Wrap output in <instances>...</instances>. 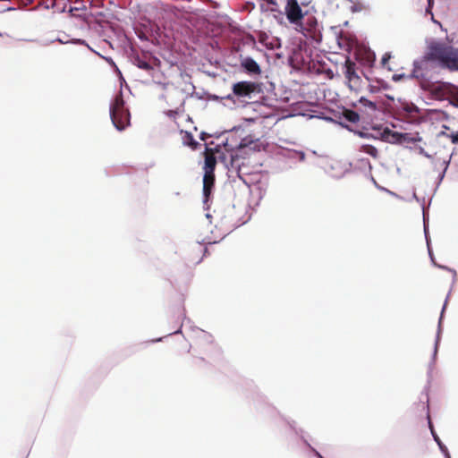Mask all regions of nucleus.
<instances>
[{
	"label": "nucleus",
	"mask_w": 458,
	"mask_h": 458,
	"mask_svg": "<svg viewBox=\"0 0 458 458\" xmlns=\"http://www.w3.org/2000/svg\"><path fill=\"white\" fill-rule=\"evenodd\" d=\"M427 59L437 60L442 68L458 72V48L452 46L434 44L429 47Z\"/></svg>",
	"instance_id": "f257e3e1"
},
{
	"label": "nucleus",
	"mask_w": 458,
	"mask_h": 458,
	"mask_svg": "<svg viewBox=\"0 0 458 458\" xmlns=\"http://www.w3.org/2000/svg\"><path fill=\"white\" fill-rule=\"evenodd\" d=\"M220 163L226 170L229 179L235 182L236 178L247 183L245 176L250 174V170L247 165V159L238 153H232L229 157L225 153L218 156Z\"/></svg>",
	"instance_id": "f03ea898"
},
{
	"label": "nucleus",
	"mask_w": 458,
	"mask_h": 458,
	"mask_svg": "<svg viewBox=\"0 0 458 458\" xmlns=\"http://www.w3.org/2000/svg\"><path fill=\"white\" fill-rule=\"evenodd\" d=\"M253 141L251 140H248L247 138H237L233 134L231 137H227L222 140L220 144L215 145L214 148H211L210 145L214 144V141L209 143H205V149L210 153H216L221 155L223 152L221 150L222 147L225 149V154L229 157L232 153H238L242 151V149L249 147Z\"/></svg>",
	"instance_id": "7ed1b4c3"
},
{
	"label": "nucleus",
	"mask_w": 458,
	"mask_h": 458,
	"mask_svg": "<svg viewBox=\"0 0 458 458\" xmlns=\"http://www.w3.org/2000/svg\"><path fill=\"white\" fill-rule=\"evenodd\" d=\"M420 87L428 91L430 96L440 101L448 100V97H454L458 94V87L451 82L445 81H422Z\"/></svg>",
	"instance_id": "20e7f679"
},
{
	"label": "nucleus",
	"mask_w": 458,
	"mask_h": 458,
	"mask_svg": "<svg viewBox=\"0 0 458 458\" xmlns=\"http://www.w3.org/2000/svg\"><path fill=\"white\" fill-rule=\"evenodd\" d=\"M124 105L122 94L116 96L110 105V118L114 126L120 131L130 125L131 114Z\"/></svg>",
	"instance_id": "39448f33"
},
{
	"label": "nucleus",
	"mask_w": 458,
	"mask_h": 458,
	"mask_svg": "<svg viewBox=\"0 0 458 458\" xmlns=\"http://www.w3.org/2000/svg\"><path fill=\"white\" fill-rule=\"evenodd\" d=\"M262 92L261 85L252 81H242L233 85V95L229 94L225 99H233L234 97L245 99H252Z\"/></svg>",
	"instance_id": "423d86ee"
},
{
	"label": "nucleus",
	"mask_w": 458,
	"mask_h": 458,
	"mask_svg": "<svg viewBox=\"0 0 458 458\" xmlns=\"http://www.w3.org/2000/svg\"><path fill=\"white\" fill-rule=\"evenodd\" d=\"M300 31L306 37H308V33L310 34V37L316 40L317 42H320L322 39V34L320 32L319 25L318 20L315 16H308L305 19V21L299 23Z\"/></svg>",
	"instance_id": "0eeeda50"
},
{
	"label": "nucleus",
	"mask_w": 458,
	"mask_h": 458,
	"mask_svg": "<svg viewBox=\"0 0 458 458\" xmlns=\"http://www.w3.org/2000/svg\"><path fill=\"white\" fill-rule=\"evenodd\" d=\"M131 62L132 64L137 66L138 68L146 71L150 73L154 68L150 63V60H153L155 63L159 64L160 61L155 57L151 56L148 53L139 54L137 52H132L131 55Z\"/></svg>",
	"instance_id": "6e6552de"
},
{
	"label": "nucleus",
	"mask_w": 458,
	"mask_h": 458,
	"mask_svg": "<svg viewBox=\"0 0 458 458\" xmlns=\"http://www.w3.org/2000/svg\"><path fill=\"white\" fill-rule=\"evenodd\" d=\"M284 13L291 24L299 25L306 13H302L297 0H286Z\"/></svg>",
	"instance_id": "1a4fd4ad"
},
{
	"label": "nucleus",
	"mask_w": 458,
	"mask_h": 458,
	"mask_svg": "<svg viewBox=\"0 0 458 458\" xmlns=\"http://www.w3.org/2000/svg\"><path fill=\"white\" fill-rule=\"evenodd\" d=\"M373 130H378L379 140L391 144H402L403 132L392 131L388 127L381 128L379 126H373Z\"/></svg>",
	"instance_id": "9d476101"
},
{
	"label": "nucleus",
	"mask_w": 458,
	"mask_h": 458,
	"mask_svg": "<svg viewBox=\"0 0 458 458\" xmlns=\"http://www.w3.org/2000/svg\"><path fill=\"white\" fill-rule=\"evenodd\" d=\"M335 117L338 119L336 123L350 131H352L353 130L350 128L347 123H356L360 121V114L356 111L347 108H344Z\"/></svg>",
	"instance_id": "9b49d317"
},
{
	"label": "nucleus",
	"mask_w": 458,
	"mask_h": 458,
	"mask_svg": "<svg viewBox=\"0 0 458 458\" xmlns=\"http://www.w3.org/2000/svg\"><path fill=\"white\" fill-rule=\"evenodd\" d=\"M445 301H447V300H445ZM445 306H446V302H445V304L443 306L441 316H440V318H439V321H438V327H437V335H436V339H435V344H434V349H433V353H432V357H431V361L428 364V375H430L432 370H433V368H434V365H435V362H436V360H437V352H438V347H439V344H440L441 333H442V328H441L442 317H443V313H444V310L445 309Z\"/></svg>",
	"instance_id": "f8f14e48"
},
{
	"label": "nucleus",
	"mask_w": 458,
	"mask_h": 458,
	"mask_svg": "<svg viewBox=\"0 0 458 458\" xmlns=\"http://www.w3.org/2000/svg\"><path fill=\"white\" fill-rule=\"evenodd\" d=\"M428 59L426 58V60H414L413 61V69L410 74H407V79H417L420 80V83L422 81H429L427 80V75L423 72V66L427 64V61Z\"/></svg>",
	"instance_id": "ddd939ff"
},
{
	"label": "nucleus",
	"mask_w": 458,
	"mask_h": 458,
	"mask_svg": "<svg viewBox=\"0 0 458 458\" xmlns=\"http://www.w3.org/2000/svg\"><path fill=\"white\" fill-rule=\"evenodd\" d=\"M241 66L245 72L251 75H257L261 72L259 64L250 56L242 58Z\"/></svg>",
	"instance_id": "4468645a"
},
{
	"label": "nucleus",
	"mask_w": 458,
	"mask_h": 458,
	"mask_svg": "<svg viewBox=\"0 0 458 458\" xmlns=\"http://www.w3.org/2000/svg\"><path fill=\"white\" fill-rule=\"evenodd\" d=\"M345 72L344 75L345 78L348 80L349 82H353L354 84H357L360 78L356 72V64L354 62H352L349 57L345 61Z\"/></svg>",
	"instance_id": "2eb2a0df"
},
{
	"label": "nucleus",
	"mask_w": 458,
	"mask_h": 458,
	"mask_svg": "<svg viewBox=\"0 0 458 458\" xmlns=\"http://www.w3.org/2000/svg\"><path fill=\"white\" fill-rule=\"evenodd\" d=\"M356 60L361 64L367 66H373L376 61V55L370 48H366L362 53H357Z\"/></svg>",
	"instance_id": "dca6fc26"
},
{
	"label": "nucleus",
	"mask_w": 458,
	"mask_h": 458,
	"mask_svg": "<svg viewBox=\"0 0 458 458\" xmlns=\"http://www.w3.org/2000/svg\"><path fill=\"white\" fill-rule=\"evenodd\" d=\"M428 428L430 429V432H431V435H432V437L434 439V441L437 443V445H438L439 447V450L441 451V453L444 454L445 458H451V455L449 454V451L447 449V447L445 446V445L441 441V439L439 438L438 435L436 433L435 429H434V426H433V423L430 420V416L429 414L428 413Z\"/></svg>",
	"instance_id": "f3484780"
},
{
	"label": "nucleus",
	"mask_w": 458,
	"mask_h": 458,
	"mask_svg": "<svg viewBox=\"0 0 458 458\" xmlns=\"http://www.w3.org/2000/svg\"><path fill=\"white\" fill-rule=\"evenodd\" d=\"M217 162L220 163L218 156L216 157L212 154L206 155L205 160H204L203 170L208 171V172H215L216 165Z\"/></svg>",
	"instance_id": "a211bd4d"
},
{
	"label": "nucleus",
	"mask_w": 458,
	"mask_h": 458,
	"mask_svg": "<svg viewBox=\"0 0 458 458\" xmlns=\"http://www.w3.org/2000/svg\"><path fill=\"white\" fill-rule=\"evenodd\" d=\"M346 170L344 169L340 163L338 162H335L332 165H330V168L328 170H327V173L333 178H335V179H340L342 177H344V174H345Z\"/></svg>",
	"instance_id": "6ab92c4d"
},
{
	"label": "nucleus",
	"mask_w": 458,
	"mask_h": 458,
	"mask_svg": "<svg viewBox=\"0 0 458 458\" xmlns=\"http://www.w3.org/2000/svg\"><path fill=\"white\" fill-rule=\"evenodd\" d=\"M400 108L403 112L410 114V115H412L413 114H420V109L419 108V106H417L412 102H407V101L402 102Z\"/></svg>",
	"instance_id": "aec40b11"
},
{
	"label": "nucleus",
	"mask_w": 458,
	"mask_h": 458,
	"mask_svg": "<svg viewBox=\"0 0 458 458\" xmlns=\"http://www.w3.org/2000/svg\"><path fill=\"white\" fill-rule=\"evenodd\" d=\"M182 142L185 146L191 147L192 149H197L199 143L194 139L193 135L189 131H184Z\"/></svg>",
	"instance_id": "412c9836"
},
{
	"label": "nucleus",
	"mask_w": 458,
	"mask_h": 458,
	"mask_svg": "<svg viewBox=\"0 0 458 458\" xmlns=\"http://www.w3.org/2000/svg\"><path fill=\"white\" fill-rule=\"evenodd\" d=\"M214 186L203 184L202 194H203V208L204 209H209L208 201L210 199Z\"/></svg>",
	"instance_id": "4be33fe9"
},
{
	"label": "nucleus",
	"mask_w": 458,
	"mask_h": 458,
	"mask_svg": "<svg viewBox=\"0 0 458 458\" xmlns=\"http://www.w3.org/2000/svg\"><path fill=\"white\" fill-rule=\"evenodd\" d=\"M192 330L196 331L197 337L199 340H203L204 342L210 343V344L213 342V337L209 333H208L199 327H192Z\"/></svg>",
	"instance_id": "5701e85b"
},
{
	"label": "nucleus",
	"mask_w": 458,
	"mask_h": 458,
	"mask_svg": "<svg viewBox=\"0 0 458 458\" xmlns=\"http://www.w3.org/2000/svg\"><path fill=\"white\" fill-rule=\"evenodd\" d=\"M403 139H402V143H415L417 141H420L422 139L421 137L419 135V133H417L415 136H413L412 134L411 133H408V132H403Z\"/></svg>",
	"instance_id": "b1692460"
},
{
	"label": "nucleus",
	"mask_w": 458,
	"mask_h": 458,
	"mask_svg": "<svg viewBox=\"0 0 458 458\" xmlns=\"http://www.w3.org/2000/svg\"><path fill=\"white\" fill-rule=\"evenodd\" d=\"M202 181H203V184L214 186L215 185V172L204 171Z\"/></svg>",
	"instance_id": "393cba45"
},
{
	"label": "nucleus",
	"mask_w": 458,
	"mask_h": 458,
	"mask_svg": "<svg viewBox=\"0 0 458 458\" xmlns=\"http://www.w3.org/2000/svg\"><path fill=\"white\" fill-rule=\"evenodd\" d=\"M297 436L300 437L301 440L303 442V444L312 452V448H314L310 444V442L308 441L306 436H305V431L303 430V428H297L294 431H293Z\"/></svg>",
	"instance_id": "a878e982"
},
{
	"label": "nucleus",
	"mask_w": 458,
	"mask_h": 458,
	"mask_svg": "<svg viewBox=\"0 0 458 458\" xmlns=\"http://www.w3.org/2000/svg\"><path fill=\"white\" fill-rule=\"evenodd\" d=\"M359 103H360L365 107H368V108H369L372 111H377V103L374 102V101L369 100L365 97H360V99H359Z\"/></svg>",
	"instance_id": "bb28decb"
},
{
	"label": "nucleus",
	"mask_w": 458,
	"mask_h": 458,
	"mask_svg": "<svg viewBox=\"0 0 458 458\" xmlns=\"http://www.w3.org/2000/svg\"><path fill=\"white\" fill-rule=\"evenodd\" d=\"M376 131H377V134H375V135L372 133L364 131H360V130L352 131L363 139H370V138L379 139L378 130H376Z\"/></svg>",
	"instance_id": "cd10ccee"
},
{
	"label": "nucleus",
	"mask_w": 458,
	"mask_h": 458,
	"mask_svg": "<svg viewBox=\"0 0 458 458\" xmlns=\"http://www.w3.org/2000/svg\"><path fill=\"white\" fill-rule=\"evenodd\" d=\"M288 157L292 159H298L299 161H304L305 153L302 150H293V151L289 152Z\"/></svg>",
	"instance_id": "c85d7f7f"
},
{
	"label": "nucleus",
	"mask_w": 458,
	"mask_h": 458,
	"mask_svg": "<svg viewBox=\"0 0 458 458\" xmlns=\"http://www.w3.org/2000/svg\"><path fill=\"white\" fill-rule=\"evenodd\" d=\"M422 211H423V225H424V234L426 238V242L429 241L428 237V215L426 214L425 207L422 205Z\"/></svg>",
	"instance_id": "c756f323"
},
{
	"label": "nucleus",
	"mask_w": 458,
	"mask_h": 458,
	"mask_svg": "<svg viewBox=\"0 0 458 458\" xmlns=\"http://www.w3.org/2000/svg\"><path fill=\"white\" fill-rule=\"evenodd\" d=\"M450 160H451V157H449V159H448V160H444V161H443L444 169H443V171H442V172L439 174V175H438V178H437V179H438V182H437V187H438V186H439V184L441 183V182L443 181V179H444V177H445V173H446V171H447V168H448V166H449Z\"/></svg>",
	"instance_id": "7c9ffc66"
},
{
	"label": "nucleus",
	"mask_w": 458,
	"mask_h": 458,
	"mask_svg": "<svg viewBox=\"0 0 458 458\" xmlns=\"http://www.w3.org/2000/svg\"><path fill=\"white\" fill-rule=\"evenodd\" d=\"M282 420L289 426V428L294 431L297 427H296V421L292 420V419H289V418H286V417H284V416H281Z\"/></svg>",
	"instance_id": "2f4dec72"
},
{
	"label": "nucleus",
	"mask_w": 458,
	"mask_h": 458,
	"mask_svg": "<svg viewBox=\"0 0 458 458\" xmlns=\"http://www.w3.org/2000/svg\"><path fill=\"white\" fill-rule=\"evenodd\" d=\"M366 152L371 157H376L377 155V149L372 145H366Z\"/></svg>",
	"instance_id": "473e14b6"
},
{
	"label": "nucleus",
	"mask_w": 458,
	"mask_h": 458,
	"mask_svg": "<svg viewBox=\"0 0 458 458\" xmlns=\"http://www.w3.org/2000/svg\"><path fill=\"white\" fill-rule=\"evenodd\" d=\"M442 133L446 135L451 140L452 143H454V144L458 143V131L452 132L450 134H446L445 132H442Z\"/></svg>",
	"instance_id": "72a5a7b5"
},
{
	"label": "nucleus",
	"mask_w": 458,
	"mask_h": 458,
	"mask_svg": "<svg viewBox=\"0 0 458 458\" xmlns=\"http://www.w3.org/2000/svg\"><path fill=\"white\" fill-rule=\"evenodd\" d=\"M404 78H407V74H405V73H395V74H394L392 76V80L394 82H398V81H402Z\"/></svg>",
	"instance_id": "f704fd0d"
},
{
	"label": "nucleus",
	"mask_w": 458,
	"mask_h": 458,
	"mask_svg": "<svg viewBox=\"0 0 458 458\" xmlns=\"http://www.w3.org/2000/svg\"><path fill=\"white\" fill-rule=\"evenodd\" d=\"M55 41L59 42V43H61V44H68V43H70V41H69V40H64V38H55V39H51V40H49V41H47V42H45L43 45L47 46V45H48V44H50V43H54V42H55Z\"/></svg>",
	"instance_id": "c9c22d12"
},
{
	"label": "nucleus",
	"mask_w": 458,
	"mask_h": 458,
	"mask_svg": "<svg viewBox=\"0 0 458 458\" xmlns=\"http://www.w3.org/2000/svg\"><path fill=\"white\" fill-rule=\"evenodd\" d=\"M70 43H73V44H80V45H85L87 46L91 51H94L89 45L88 43L84 40V39H81V38H76V39H72V41H70Z\"/></svg>",
	"instance_id": "e433bc0d"
},
{
	"label": "nucleus",
	"mask_w": 458,
	"mask_h": 458,
	"mask_svg": "<svg viewBox=\"0 0 458 458\" xmlns=\"http://www.w3.org/2000/svg\"><path fill=\"white\" fill-rule=\"evenodd\" d=\"M450 98H448L449 105L458 108V94L454 97Z\"/></svg>",
	"instance_id": "4c0bfd02"
},
{
	"label": "nucleus",
	"mask_w": 458,
	"mask_h": 458,
	"mask_svg": "<svg viewBox=\"0 0 458 458\" xmlns=\"http://www.w3.org/2000/svg\"><path fill=\"white\" fill-rule=\"evenodd\" d=\"M377 82L380 88V90L388 89L390 88L389 84L386 82L384 80H377Z\"/></svg>",
	"instance_id": "58836bf2"
},
{
	"label": "nucleus",
	"mask_w": 458,
	"mask_h": 458,
	"mask_svg": "<svg viewBox=\"0 0 458 458\" xmlns=\"http://www.w3.org/2000/svg\"><path fill=\"white\" fill-rule=\"evenodd\" d=\"M240 128L233 127L232 130L225 131L224 132H216L215 134H212V137H216V139H219L220 137H222V135L225 132H233V131H237Z\"/></svg>",
	"instance_id": "ea45409f"
},
{
	"label": "nucleus",
	"mask_w": 458,
	"mask_h": 458,
	"mask_svg": "<svg viewBox=\"0 0 458 458\" xmlns=\"http://www.w3.org/2000/svg\"><path fill=\"white\" fill-rule=\"evenodd\" d=\"M137 37L141 41H148V37L142 31L136 32Z\"/></svg>",
	"instance_id": "a19ab883"
},
{
	"label": "nucleus",
	"mask_w": 458,
	"mask_h": 458,
	"mask_svg": "<svg viewBox=\"0 0 458 458\" xmlns=\"http://www.w3.org/2000/svg\"><path fill=\"white\" fill-rule=\"evenodd\" d=\"M427 246H428V251L429 258H430L432 263L437 266V264L435 262V259H434V255H433L432 250L430 248V242L429 241H428Z\"/></svg>",
	"instance_id": "79ce46f5"
},
{
	"label": "nucleus",
	"mask_w": 458,
	"mask_h": 458,
	"mask_svg": "<svg viewBox=\"0 0 458 458\" xmlns=\"http://www.w3.org/2000/svg\"><path fill=\"white\" fill-rule=\"evenodd\" d=\"M391 54L390 53H385L381 59V64L385 65L390 59H391Z\"/></svg>",
	"instance_id": "37998d69"
},
{
	"label": "nucleus",
	"mask_w": 458,
	"mask_h": 458,
	"mask_svg": "<svg viewBox=\"0 0 458 458\" xmlns=\"http://www.w3.org/2000/svg\"><path fill=\"white\" fill-rule=\"evenodd\" d=\"M369 92L371 93H377L380 91V88L379 86H376V85H369Z\"/></svg>",
	"instance_id": "c03bdc74"
},
{
	"label": "nucleus",
	"mask_w": 458,
	"mask_h": 458,
	"mask_svg": "<svg viewBox=\"0 0 458 458\" xmlns=\"http://www.w3.org/2000/svg\"><path fill=\"white\" fill-rule=\"evenodd\" d=\"M208 137H212V134H209L208 132L202 131L199 135V139L203 141H206Z\"/></svg>",
	"instance_id": "a18cd8bd"
},
{
	"label": "nucleus",
	"mask_w": 458,
	"mask_h": 458,
	"mask_svg": "<svg viewBox=\"0 0 458 458\" xmlns=\"http://www.w3.org/2000/svg\"><path fill=\"white\" fill-rule=\"evenodd\" d=\"M372 181H373V182H374V184L376 185V187H377V188H378V189H380V190H383V191H387L388 193H390L391 195L396 196V194H395L394 192H393V191H389V190H386V189H385V188H383V187H380V185H378V184L377 183V182H376L373 178H372Z\"/></svg>",
	"instance_id": "49530a36"
},
{
	"label": "nucleus",
	"mask_w": 458,
	"mask_h": 458,
	"mask_svg": "<svg viewBox=\"0 0 458 458\" xmlns=\"http://www.w3.org/2000/svg\"><path fill=\"white\" fill-rule=\"evenodd\" d=\"M153 82L157 85V86H160L162 88V89H166L167 86L169 85L168 82H161V81H153Z\"/></svg>",
	"instance_id": "de8ad7c7"
},
{
	"label": "nucleus",
	"mask_w": 458,
	"mask_h": 458,
	"mask_svg": "<svg viewBox=\"0 0 458 458\" xmlns=\"http://www.w3.org/2000/svg\"><path fill=\"white\" fill-rule=\"evenodd\" d=\"M418 149H419V153L420 155H423L424 157H426L428 158H431V155H429L428 152H426L422 147H420Z\"/></svg>",
	"instance_id": "09e8293b"
},
{
	"label": "nucleus",
	"mask_w": 458,
	"mask_h": 458,
	"mask_svg": "<svg viewBox=\"0 0 458 458\" xmlns=\"http://www.w3.org/2000/svg\"><path fill=\"white\" fill-rule=\"evenodd\" d=\"M361 9H362V8H361L360 5L355 4H354L353 5H352V6H351V11H352V13L360 12V11H361Z\"/></svg>",
	"instance_id": "8fccbe9b"
},
{
	"label": "nucleus",
	"mask_w": 458,
	"mask_h": 458,
	"mask_svg": "<svg viewBox=\"0 0 458 458\" xmlns=\"http://www.w3.org/2000/svg\"><path fill=\"white\" fill-rule=\"evenodd\" d=\"M438 267L442 268V269H445V270H448L450 272H452L454 274V277L456 276V271L454 269H452V268H449L445 266H437Z\"/></svg>",
	"instance_id": "3c124183"
},
{
	"label": "nucleus",
	"mask_w": 458,
	"mask_h": 458,
	"mask_svg": "<svg viewBox=\"0 0 458 458\" xmlns=\"http://www.w3.org/2000/svg\"><path fill=\"white\" fill-rule=\"evenodd\" d=\"M312 453L314 454V455L318 458H325L324 456H322V454L315 448H312Z\"/></svg>",
	"instance_id": "603ef678"
},
{
	"label": "nucleus",
	"mask_w": 458,
	"mask_h": 458,
	"mask_svg": "<svg viewBox=\"0 0 458 458\" xmlns=\"http://www.w3.org/2000/svg\"><path fill=\"white\" fill-rule=\"evenodd\" d=\"M178 114V112L176 110H169L167 112V114L170 116V117H175V115Z\"/></svg>",
	"instance_id": "864d4df0"
},
{
	"label": "nucleus",
	"mask_w": 458,
	"mask_h": 458,
	"mask_svg": "<svg viewBox=\"0 0 458 458\" xmlns=\"http://www.w3.org/2000/svg\"><path fill=\"white\" fill-rule=\"evenodd\" d=\"M181 333H182V326L177 330L174 331L173 333L168 334L167 335H177V334H181Z\"/></svg>",
	"instance_id": "5fc2aeb1"
},
{
	"label": "nucleus",
	"mask_w": 458,
	"mask_h": 458,
	"mask_svg": "<svg viewBox=\"0 0 458 458\" xmlns=\"http://www.w3.org/2000/svg\"><path fill=\"white\" fill-rule=\"evenodd\" d=\"M163 339H164V337H159V338L152 339L150 342L151 343H158V342L163 341Z\"/></svg>",
	"instance_id": "6e6d98bb"
},
{
	"label": "nucleus",
	"mask_w": 458,
	"mask_h": 458,
	"mask_svg": "<svg viewBox=\"0 0 458 458\" xmlns=\"http://www.w3.org/2000/svg\"><path fill=\"white\" fill-rule=\"evenodd\" d=\"M209 98L216 100V99H218V96H216V95H210Z\"/></svg>",
	"instance_id": "4d7b16f0"
},
{
	"label": "nucleus",
	"mask_w": 458,
	"mask_h": 458,
	"mask_svg": "<svg viewBox=\"0 0 458 458\" xmlns=\"http://www.w3.org/2000/svg\"><path fill=\"white\" fill-rule=\"evenodd\" d=\"M159 99H161V100H165V94H161V95L159 96Z\"/></svg>",
	"instance_id": "13d9d810"
},
{
	"label": "nucleus",
	"mask_w": 458,
	"mask_h": 458,
	"mask_svg": "<svg viewBox=\"0 0 458 458\" xmlns=\"http://www.w3.org/2000/svg\"><path fill=\"white\" fill-rule=\"evenodd\" d=\"M386 98L389 99V100H394V97L391 96V95H386Z\"/></svg>",
	"instance_id": "bf43d9fd"
},
{
	"label": "nucleus",
	"mask_w": 458,
	"mask_h": 458,
	"mask_svg": "<svg viewBox=\"0 0 458 458\" xmlns=\"http://www.w3.org/2000/svg\"><path fill=\"white\" fill-rule=\"evenodd\" d=\"M106 60L109 63H112L114 65H115L114 63L113 62L112 58H106Z\"/></svg>",
	"instance_id": "052dcab7"
},
{
	"label": "nucleus",
	"mask_w": 458,
	"mask_h": 458,
	"mask_svg": "<svg viewBox=\"0 0 458 458\" xmlns=\"http://www.w3.org/2000/svg\"><path fill=\"white\" fill-rule=\"evenodd\" d=\"M206 217H207V218H210V217H211V215H210V214H208V213H207V214H206Z\"/></svg>",
	"instance_id": "680f3d73"
},
{
	"label": "nucleus",
	"mask_w": 458,
	"mask_h": 458,
	"mask_svg": "<svg viewBox=\"0 0 458 458\" xmlns=\"http://www.w3.org/2000/svg\"><path fill=\"white\" fill-rule=\"evenodd\" d=\"M348 1L351 3H353V4H355L357 2V0H348Z\"/></svg>",
	"instance_id": "e2e57ef3"
},
{
	"label": "nucleus",
	"mask_w": 458,
	"mask_h": 458,
	"mask_svg": "<svg viewBox=\"0 0 458 458\" xmlns=\"http://www.w3.org/2000/svg\"><path fill=\"white\" fill-rule=\"evenodd\" d=\"M27 41H30V42H35L37 41L36 39H26Z\"/></svg>",
	"instance_id": "0e129e2a"
},
{
	"label": "nucleus",
	"mask_w": 458,
	"mask_h": 458,
	"mask_svg": "<svg viewBox=\"0 0 458 458\" xmlns=\"http://www.w3.org/2000/svg\"><path fill=\"white\" fill-rule=\"evenodd\" d=\"M413 198L416 199L417 200H419V199L417 198L415 193L413 194Z\"/></svg>",
	"instance_id": "69168bd1"
},
{
	"label": "nucleus",
	"mask_w": 458,
	"mask_h": 458,
	"mask_svg": "<svg viewBox=\"0 0 458 458\" xmlns=\"http://www.w3.org/2000/svg\"><path fill=\"white\" fill-rule=\"evenodd\" d=\"M430 1H431V0H428V4H430Z\"/></svg>",
	"instance_id": "338daca9"
}]
</instances>
